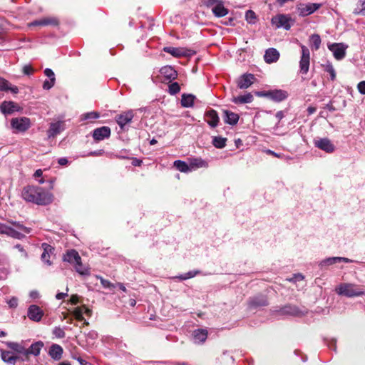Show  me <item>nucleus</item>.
<instances>
[{"mask_svg":"<svg viewBox=\"0 0 365 365\" xmlns=\"http://www.w3.org/2000/svg\"><path fill=\"white\" fill-rule=\"evenodd\" d=\"M21 196L26 201L40 205H48L53 200V196L51 193L46 191L43 187L38 186L29 185L24 187Z\"/></svg>","mask_w":365,"mask_h":365,"instance_id":"obj_1","label":"nucleus"},{"mask_svg":"<svg viewBox=\"0 0 365 365\" xmlns=\"http://www.w3.org/2000/svg\"><path fill=\"white\" fill-rule=\"evenodd\" d=\"M335 291L339 295L349 298L360 297L365 294L363 287L351 283H341L335 288Z\"/></svg>","mask_w":365,"mask_h":365,"instance_id":"obj_2","label":"nucleus"},{"mask_svg":"<svg viewBox=\"0 0 365 365\" xmlns=\"http://www.w3.org/2000/svg\"><path fill=\"white\" fill-rule=\"evenodd\" d=\"M257 95L258 96L266 97L276 102H281L288 97V93L281 89L258 92Z\"/></svg>","mask_w":365,"mask_h":365,"instance_id":"obj_3","label":"nucleus"},{"mask_svg":"<svg viewBox=\"0 0 365 365\" xmlns=\"http://www.w3.org/2000/svg\"><path fill=\"white\" fill-rule=\"evenodd\" d=\"M321 6L322 4L317 3H299L297 4V11L300 16H307L314 13Z\"/></svg>","mask_w":365,"mask_h":365,"instance_id":"obj_4","label":"nucleus"},{"mask_svg":"<svg viewBox=\"0 0 365 365\" xmlns=\"http://www.w3.org/2000/svg\"><path fill=\"white\" fill-rule=\"evenodd\" d=\"M302 49V56L299 61L300 72L303 74L307 73L310 63V52L309 48L304 45H300Z\"/></svg>","mask_w":365,"mask_h":365,"instance_id":"obj_5","label":"nucleus"},{"mask_svg":"<svg viewBox=\"0 0 365 365\" xmlns=\"http://www.w3.org/2000/svg\"><path fill=\"white\" fill-rule=\"evenodd\" d=\"M271 21L277 28L282 27L286 30H289L292 26L291 22L292 21V19L289 15L278 14L273 16Z\"/></svg>","mask_w":365,"mask_h":365,"instance_id":"obj_6","label":"nucleus"},{"mask_svg":"<svg viewBox=\"0 0 365 365\" xmlns=\"http://www.w3.org/2000/svg\"><path fill=\"white\" fill-rule=\"evenodd\" d=\"M160 81L163 83L167 82L168 83H171L172 81L175 80L178 76L176 70L170 66L162 67L160 70Z\"/></svg>","mask_w":365,"mask_h":365,"instance_id":"obj_7","label":"nucleus"},{"mask_svg":"<svg viewBox=\"0 0 365 365\" xmlns=\"http://www.w3.org/2000/svg\"><path fill=\"white\" fill-rule=\"evenodd\" d=\"M11 125L19 132H25L30 128L31 121L26 117L15 118L11 119Z\"/></svg>","mask_w":365,"mask_h":365,"instance_id":"obj_8","label":"nucleus"},{"mask_svg":"<svg viewBox=\"0 0 365 365\" xmlns=\"http://www.w3.org/2000/svg\"><path fill=\"white\" fill-rule=\"evenodd\" d=\"M184 173L196 170L201 168H207V163L201 158H190L187 163L184 162Z\"/></svg>","mask_w":365,"mask_h":365,"instance_id":"obj_9","label":"nucleus"},{"mask_svg":"<svg viewBox=\"0 0 365 365\" xmlns=\"http://www.w3.org/2000/svg\"><path fill=\"white\" fill-rule=\"evenodd\" d=\"M347 47L341 43H334L328 46V48L333 53L336 60H341L345 57Z\"/></svg>","mask_w":365,"mask_h":365,"instance_id":"obj_10","label":"nucleus"},{"mask_svg":"<svg viewBox=\"0 0 365 365\" xmlns=\"http://www.w3.org/2000/svg\"><path fill=\"white\" fill-rule=\"evenodd\" d=\"M314 145L318 148L329 153H333L335 150L334 145L327 138L316 139Z\"/></svg>","mask_w":365,"mask_h":365,"instance_id":"obj_11","label":"nucleus"},{"mask_svg":"<svg viewBox=\"0 0 365 365\" xmlns=\"http://www.w3.org/2000/svg\"><path fill=\"white\" fill-rule=\"evenodd\" d=\"M134 117V113L132 110L120 113L116 115V122L120 126L121 130L125 129V126L130 123Z\"/></svg>","mask_w":365,"mask_h":365,"instance_id":"obj_12","label":"nucleus"},{"mask_svg":"<svg viewBox=\"0 0 365 365\" xmlns=\"http://www.w3.org/2000/svg\"><path fill=\"white\" fill-rule=\"evenodd\" d=\"M19 110V106L11 101H4L0 104V111L4 115H11Z\"/></svg>","mask_w":365,"mask_h":365,"instance_id":"obj_13","label":"nucleus"},{"mask_svg":"<svg viewBox=\"0 0 365 365\" xmlns=\"http://www.w3.org/2000/svg\"><path fill=\"white\" fill-rule=\"evenodd\" d=\"M27 316L34 322H40L43 316V310L37 305L32 304L28 308Z\"/></svg>","mask_w":365,"mask_h":365,"instance_id":"obj_14","label":"nucleus"},{"mask_svg":"<svg viewBox=\"0 0 365 365\" xmlns=\"http://www.w3.org/2000/svg\"><path fill=\"white\" fill-rule=\"evenodd\" d=\"M110 135V128L108 126H103L96 128L92 133V136L96 141L103 140Z\"/></svg>","mask_w":365,"mask_h":365,"instance_id":"obj_15","label":"nucleus"},{"mask_svg":"<svg viewBox=\"0 0 365 365\" xmlns=\"http://www.w3.org/2000/svg\"><path fill=\"white\" fill-rule=\"evenodd\" d=\"M255 77L252 73H245L242 75L237 80V86L240 89H246L253 84Z\"/></svg>","mask_w":365,"mask_h":365,"instance_id":"obj_16","label":"nucleus"},{"mask_svg":"<svg viewBox=\"0 0 365 365\" xmlns=\"http://www.w3.org/2000/svg\"><path fill=\"white\" fill-rule=\"evenodd\" d=\"M0 91L9 92L16 95L19 93V89L16 86L12 85L8 80L0 76Z\"/></svg>","mask_w":365,"mask_h":365,"instance_id":"obj_17","label":"nucleus"},{"mask_svg":"<svg viewBox=\"0 0 365 365\" xmlns=\"http://www.w3.org/2000/svg\"><path fill=\"white\" fill-rule=\"evenodd\" d=\"M81 259L78 252L75 250H67L66 252L63 256V260L64 262H67L73 266L79 262V260Z\"/></svg>","mask_w":365,"mask_h":365,"instance_id":"obj_18","label":"nucleus"},{"mask_svg":"<svg viewBox=\"0 0 365 365\" xmlns=\"http://www.w3.org/2000/svg\"><path fill=\"white\" fill-rule=\"evenodd\" d=\"M41 247L43 252L41 254V259L44 263L50 266L52 262L50 261L49 258L51 255L53 254L54 248L47 243H43Z\"/></svg>","mask_w":365,"mask_h":365,"instance_id":"obj_19","label":"nucleus"},{"mask_svg":"<svg viewBox=\"0 0 365 365\" xmlns=\"http://www.w3.org/2000/svg\"><path fill=\"white\" fill-rule=\"evenodd\" d=\"M43 346V343L41 341H36L32 344L29 348L26 349V358L21 359L22 361H24L28 359L29 355L32 354L35 356H37L40 354L41 350Z\"/></svg>","mask_w":365,"mask_h":365,"instance_id":"obj_20","label":"nucleus"},{"mask_svg":"<svg viewBox=\"0 0 365 365\" xmlns=\"http://www.w3.org/2000/svg\"><path fill=\"white\" fill-rule=\"evenodd\" d=\"M341 262L349 263V262H351L352 260L349 258L342 257H328V258H326V259H323L322 261H321L319 263V266L323 267L329 266V265H331V264H334L336 263H339V262Z\"/></svg>","mask_w":365,"mask_h":365,"instance_id":"obj_21","label":"nucleus"},{"mask_svg":"<svg viewBox=\"0 0 365 365\" xmlns=\"http://www.w3.org/2000/svg\"><path fill=\"white\" fill-rule=\"evenodd\" d=\"M1 358L2 361L9 365H14L20 358L12 351L1 350Z\"/></svg>","mask_w":365,"mask_h":365,"instance_id":"obj_22","label":"nucleus"},{"mask_svg":"<svg viewBox=\"0 0 365 365\" xmlns=\"http://www.w3.org/2000/svg\"><path fill=\"white\" fill-rule=\"evenodd\" d=\"M205 121L212 128H215L218 125L219 117L217 112L215 110H209L205 113Z\"/></svg>","mask_w":365,"mask_h":365,"instance_id":"obj_23","label":"nucleus"},{"mask_svg":"<svg viewBox=\"0 0 365 365\" xmlns=\"http://www.w3.org/2000/svg\"><path fill=\"white\" fill-rule=\"evenodd\" d=\"M63 130V128L62 122L58 121L56 123H51L49 129L47 131L48 138H54L58 134H59Z\"/></svg>","mask_w":365,"mask_h":365,"instance_id":"obj_24","label":"nucleus"},{"mask_svg":"<svg viewBox=\"0 0 365 365\" xmlns=\"http://www.w3.org/2000/svg\"><path fill=\"white\" fill-rule=\"evenodd\" d=\"M279 58V53L278 51L274 48H268L265 51V54L264 56V58L266 63H272L277 61Z\"/></svg>","mask_w":365,"mask_h":365,"instance_id":"obj_25","label":"nucleus"},{"mask_svg":"<svg viewBox=\"0 0 365 365\" xmlns=\"http://www.w3.org/2000/svg\"><path fill=\"white\" fill-rule=\"evenodd\" d=\"M207 338V331L206 329H197L192 333V339L195 344H202Z\"/></svg>","mask_w":365,"mask_h":365,"instance_id":"obj_26","label":"nucleus"},{"mask_svg":"<svg viewBox=\"0 0 365 365\" xmlns=\"http://www.w3.org/2000/svg\"><path fill=\"white\" fill-rule=\"evenodd\" d=\"M223 113H224L223 118H224V121L225 123H227V124L232 125H234L237 123V122L239 120L238 114H237L234 112L230 111V110H224Z\"/></svg>","mask_w":365,"mask_h":365,"instance_id":"obj_27","label":"nucleus"},{"mask_svg":"<svg viewBox=\"0 0 365 365\" xmlns=\"http://www.w3.org/2000/svg\"><path fill=\"white\" fill-rule=\"evenodd\" d=\"M63 349L58 344H52L49 349L48 354L54 360H60L63 354Z\"/></svg>","mask_w":365,"mask_h":365,"instance_id":"obj_28","label":"nucleus"},{"mask_svg":"<svg viewBox=\"0 0 365 365\" xmlns=\"http://www.w3.org/2000/svg\"><path fill=\"white\" fill-rule=\"evenodd\" d=\"M212 11L216 17H223L228 14V9L224 6L222 1H220L212 8Z\"/></svg>","mask_w":365,"mask_h":365,"instance_id":"obj_29","label":"nucleus"},{"mask_svg":"<svg viewBox=\"0 0 365 365\" xmlns=\"http://www.w3.org/2000/svg\"><path fill=\"white\" fill-rule=\"evenodd\" d=\"M6 344L11 350L14 351L17 354L22 355L24 357L26 358V349L21 344L17 342L7 341Z\"/></svg>","mask_w":365,"mask_h":365,"instance_id":"obj_30","label":"nucleus"},{"mask_svg":"<svg viewBox=\"0 0 365 365\" xmlns=\"http://www.w3.org/2000/svg\"><path fill=\"white\" fill-rule=\"evenodd\" d=\"M253 101V96L250 93H247L242 96L234 97L232 102L236 104H245L251 103Z\"/></svg>","mask_w":365,"mask_h":365,"instance_id":"obj_31","label":"nucleus"},{"mask_svg":"<svg viewBox=\"0 0 365 365\" xmlns=\"http://www.w3.org/2000/svg\"><path fill=\"white\" fill-rule=\"evenodd\" d=\"M195 96L192 94H185L183 97V106L184 108L193 107L195 103H197Z\"/></svg>","mask_w":365,"mask_h":365,"instance_id":"obj_32","label":"nucleus"},{"mask_svg":"<svg viewBox=\"0 0 365 365\" xmlns=\"http://www.w3.org/2000/svg\"><path fill=\"white\" fill-rule=\"evenodd\" d=\"M74 269L81 276L90 275L89 268L82 264L81 259L74 266Z\"/></svg>","mask_w":365,"mask_h":365,"instance_id":"obj_33","label":"nucleus"},{"mask_svg":"<svg viewBox=\"0 0 365 365\" xmlns=\"http://www.w3.org/2000/svg\"><path fill=\"white\" fill-rule=\"evenodd\" d=\"M7 236H9L14 239L21 240L23 239L25 235L24 234L21 233L19 230H16L15 229L8 226L6 229V234Z\"/></svg>","mask_w":365,"mask_h":365,"instance_id":"obj_34","label":"nucleus"},{"mask_svg":"<svg viewBox=\"0 0 365 365\" xmlns=\"http://www.w3.org/2000/svg\"><path fill=\"white\" fill-rule=\"evenodd\" d=\"M251 307H264L267 305V301L264 297H255L250 301Z\"/></svg>","mask_w":365,"mask_h":365,"instance_id":"obj_35","label":"nucleus"},{"mask_svg":"<svg viewBox=\"0 0 365 365\" xmlns=\"http://www.w3.org/2000/svg\"><path fill=\"white\" fill-rule=\"evenodd\" d=\"M310 46L312 49L318 50L321 45V38L318 34H312L310 36Z\"/></svg>","mask_w":365,"mask_h":365,"instance_id":"obj_36","label":"nucleus"},{"mask_svg":"<svg viewBox=\"0 0 365 365\" xmlns=\"http://www.w3.org/2000/svg\"><path fill=\"white\" fill-rule=\"evenodd\" d=\"M42 26H58L59 24L58 19L56 17L54 16H48L42 18Z\"/></svg>","mask_w":365,"mask_h":365,"instance_id":"obj_37","label":"nucleus"},{"mask_svg":"<svg viewBox=\"0 0 365 365\" xmlns=\"http://www.w3.org/2000/svg\"><path fill=\"white\" fill-rule=\"evenodd\" d=\"M163 51L166 53H170L175 57H180L182 56V50L180 48L166 46L163 48Z\"/></svg>","mask_w":365,"mask_h":365,"instance_id":"obj_38","label":"nucleus"},{"mask_svg":"<svg viewBox=\"0 0 365 365\" xmlns=\"http://www.w3.org/2000/svg\"><path fill=\"white\" fill-rule=\"evenodd\" d=\"M226 141L225 138L215 136L212 139V144L217 148H223L226 145Z\"/></svg>","mask_w":365,"mask_h":365,"instance_id":"obj_39","label":"nucleus"},{"mask_svg":"<svg viewBox=\"0 0 365 365\" xmlns=\"http://www.w3.org/2000/svg\"><path fill=\"white\" fill-rule=\"evenodd\" d=\"M322 66L324 68V71L330 74V79L334 81L336 79V71L331 63L327 61Z\"/></svg>","mask_w":365,"mask_h":365,"instance_id":"obj_40","label":"nucleus"},{"mask_svg":"<svg viewBox=\"0 0 365 365\" xmlns=\"http://www.w3.org/2000/svg\"><path fill=\"white\" fill-rule=\"evenodd\" d=\"M100 117L99 113L96 111H91L88 113H83L81 115V120H95Z\"/></svg>","mask_w":365,"mask_h":365,"instance_id":"obj_41","label":"nucleus"},{"mask_svg":"<svg viewBox=\"0 0 365 365\" xmlns=\"http://www.w3.org/2000/svg\"><path fill=\"white\" fill-rule=\"evenodd\" d=\"M10 223H11L14 227H16L19 231H22L24 233L29 234L31 232V228L25 227L24 225H22L19 222L16 221H11Z\"/></svg>","mask_w":365,"mask_h":365,"instance_id":"obj_42","label":"nucleus"},{"mask_svg":"<svg viewBox=\"0 0 365 365\" xmlns=\"http://www.w3.org/2000/svg\"><path fill=\"white\" fill-rule=\"evenodd\" d=\"M180 91V86L177 82L171 83L168 86V93L170 95H175Z\"/></svg>","mask_w":365,"mask_h":365,"instance_id":"obj_43","label":"nucleus"},{"mask_svg":"<svg viewBox=\"0 0 365 365\" xmlns=\"http://www.w3.org/2000/svg\"><path fill=\"white\" fill-rule=\"evenodd\" d=\"M73 314L77 320H84L83 306L75 308L74 310L73 311Z\"/></svg>","mask_w":365,"mask_h":365,"instance_id":"obj_44","label":"nucleus"},{"mask_svg":"<svg viewBox=\"0 0 365 365\" xmlns=\"http://www.w3.org/2000/svg\"><path fill=\"white\" fill-rule=\"evenodd\" d=\"M282 312L291 315H297L298 309L295 307L287 306L283 308Z\"/></svg>","mask_w":365,"mask_h":365,"instance_id":"obj_45","label":"nucleus"},{"mask_svg":"<svg viewBox=\"0 0 365 365\" xmlns=\"http://www.w3.org/2000/svg\"><path fill=\"white\" fill-rule=\"evenodd\" d=\"M53 334L59 339H62L65 337V331L63 328L60 327H55L53 330Z\"/></svg>","mask_w":365,"mask_h":365,"instance_id":"obj_46","label":"nucleus"},{"mask_svg":"<svg viewBox=\"0 0 365 365\" xmlns=\"http://www.w3.org/2000/svg\"><path fill=\"white\" fill-rule=\"evenodd\" d=\"M246 20L250 23L254 24L256 19V14L252 10H248L245 14Z\"/></svg>","mask_w":365,"mask_h":365,"instance_id":"obj_47","label":"nucleus"},{"mask_svg":"<svg viewBox=\"0 0 365 365\" xmlns=\"http://www.w3.org/2000/svg\"><path fill=\"white\" fill-rule=\"evenodd\" d=\"M96 277L100 279L101 283L104 288L113 289L115 287V285L113 284H112L108 280L103 279L102 277L96 276Z\"/></svg>","mask_w":365,"mask_h":365,"instance_id":"obj_48","label":"nucleus"},{"mask_svg":"<svg viewBox=\"0 0 365 365\" xmlns=\"http://www.w3.org/2000/svg\"><path fill=\"white\" fill-rule=\"evenodd\" d=\"M359 3L361 8L356 9L354 13L355 14H361L363 16H365V0H360Z\"/></svg>","mask_w":365,"mask_h":365,"instance_id":"obj_49","label":"nucleus"},{"mask_svg":"<svg viewBox=\"0 0 365 365\" xmlns=\"http://www.w3.org/2000/svg\"><path fill=\"white\" fill-rule=\"evenodd\" d=\"M56 81L46 79L43 83V88L44 90H50L55 84Z\"/></svg>","mask_w":365,"mask_h":365,"instance_id":"obj_50","label":"nucleus"},{"mask_svg":"<svg viewBox=\"0 0 365 365\" xmlns=\"http://www.w3.org/2000/svg\"><path fill=\"white\" fill-rule=\"evenodd\" d=\"M22 71L24 75L30 76L34 73V70L31 65H25L23 66Z\"/></svg>","mask_w":365,"mask_h":365,"instance_id":"obj_51","label":"nucleus"},{"mask_svg":"<svg viewBox=\"0 0 365 365\" xmlns=\"http://www.w3.org/2000/svg\"><path fill=\"white\" fill-rule=\"evenodd\" d=\"M44 74L48 78L49 80L56 81L55 74L51 68H46L44 70Z\"/></svg>","mask_w":365,"mask_h":365,"instance_id":"obj_52","label":"nucleus"},{"mask_svg":"<svg viewBox=\"0 0 365 365\" xmlns=\"http://www.w3.org/2000/svg\"><path fill=\"white\" fill-rule=\"evenodd\" d=\"M6 302L10 308H16L18 306V299L16 297H12Z\"/></svg>","mask_w":365,"mask_h":365,"instance_id":"obj_53","label":"nucleus"},{"mask_svg":"<svg viewBox=\"0 0 365 365\" xmlns=\"http://www.w3.org/2000/svg\"><path fill=\"white\" fill-rule=\"evenodd\" d=\"M172 168H175L178 170H179L180 172L182 173V160H175L173 163Z\"/></svg>","mask_w":365,"mask_h":365,"instance_id":"obj_54","label":"nucleus"},{"mask_svg":"<svg viewBox=\"0 0 365 365\" xmlns=\"http://www.w3.org/2000/svg\"><path fill=\"white\" fill-rule=\"evenodd\" d=\"M357 88L361 94H365V81L359 82L357 85Z\"/></svg>","mask_w":365,"mask_h":365,"instance_id":"obj_55","label":"nucleus"},{"mask_svg":"<svg viewBox=\"0 0 365 365\" xmlns=\"http://www.w3.org/2000/svg\"><path fill=\"white\" fill-rule=\"evenodd\" d=\"M222 361H226L228 363L233 362V358L232 356H230V354L227 352H224L223 355L221 356Z\"/></svg>","mask_w":365,"mask_h":365,"instance_id":"obj_56","label":"nucleus"},{"mask_svg":"<svg viewBox=\"0 0 365 365\" xmlns=\"http://www.w3.org/2000/svg\"><path fill=\"white\" fill-rule=\"evenodd\" d=\"M198 272V271H190L184 274V280L194 277Z\"/></svg>","mask_w":365,"mask_h":365,"instance_id":"obj_57","label":"nucleus"},{"mask_svg":"<svg viewBox=\"0 0 365 365\" xmlns=\"http://www.w3.org/2000/svg\"><path fill=\"white\" fill-rule=\"evenodd\" d=\"M28 26L29 27H32V26H42V19H38V20H35L32 22H30L29 24H28Z\"/></svg>","mask_w":365,"mask_h":365,"instance_id":"obj_58","label":"nucleus"},{"mask_svg":"<svg viewBox=\"0 0 365 365\" xmlns=\"http://www.w3.org/2000/svg\"><path fill=\"white\" fill-rule=\"evenodd\" d=\"M14 247L22 254V256H24V257H27V252L21 245L17 244L16 245H15Z\"/></svg>","mask_w":365,"mask_h":365,"instance_id":"obj_59","label":"nucleus"},{"mask_svg":"<svg viewBox=\"0 0 365 365\" xmlns=\"http://www.w3.org/2000/svg\"><path fill=\"white\" fill-rule=\"evenodd\" d=\"M195 53H196V52L194 50L184 48V57H187V56L190 57V56L195 55Z\"/></svg>","mask_w":365,"mask_h":365,"instance_id":"obj_60","label":"nucleus"},{"mask_svg":"<svg viewBox=\"0 0 365 365\" xmlns=\"http://www.w3.org/2000/svg\"><path fill=\"white\" fill-rule=\"evenodd\" d=\"M68 291V288H66V292H58L56 295V298L58 300L64 299L67 295V292Z\"/></svg>","mask_w":365,"mask_h":365,"instance_id":"obj_61","label":"nucleus"},{"mask_svg":"<svg viewBox=\"0 0 365 365\" xmlns=\"http://www.w3.org/2000/svg\"><path fill=\"white\" fill-rule=\"evenodd\" d=\"M304 279V276L301 274H294L293 278L290 279L289 281L297 282Z\"/></svg>","mask_w":365,"mask_h":365,"instance_id":"obj_62","label":"nucleus"},{"mask_svg":"<svg viewBox=\"0 0 365 365\" xmlns=\"http://www.w3.org/2000/svg\"><path fill=\"white\" fill-rule=\"evenodd\" d=\"M58 163L60 165L65 166L68 163V160L66 158L63 157V158H60L58 160Z\"/></svg>","mask_w":365,"mask_h":365,"instance_id":"obj_63","label":"nucleus"},{"mask_svg":"<svg viewBox=\"0 0 365 365\" xmlns=\"http://www.w3.org/2000/svg\"><path fill=\"white\" fill-rule=\"evenodd\" d=\"M87 336L88 339L94 340L98 337V333L95 331H91L88 332Z\"/></svg>","mask_w":365,"mask_h":365,"instance_id":"obj_64","label":"nucleus"}]
</instances>
